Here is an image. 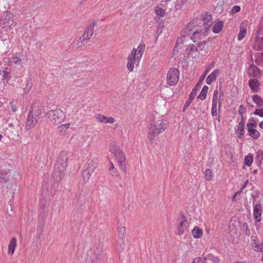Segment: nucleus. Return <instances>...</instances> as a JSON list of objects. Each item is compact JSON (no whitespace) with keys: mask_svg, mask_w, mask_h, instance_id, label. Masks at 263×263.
<instances>
[{"mask_svg":"<svg viewBox=\"0 0 263 263\" xmlns=\"http://www.w3.org/2000/svg\"><path fill=\"white\" fill-rule=\"evenodd\" d=\"M204 32L202 26L197 25L195 21L193 20L184 29L182 34L183 37L189 36L191 39L195 42L197 40L202 39L207 35V33Z\"/></svg>","mask_w":263,"mask_h":263,"instance_id":"1","label":"nucleus"},{"mask_svg":"<svg viewBox=\"0 0 263 263\" xmlns=\"http://www.w3.org/2000/svg\"><path fill=\"white\" fill-rule=\"evenodd\" d=\"M168 122L164 120H158L154 125H151L148 132V138L152 143L155 140L156 135L163 133L167 128Z\"/></svg>","mask_w":263,"mask_h":263,"instance_id":"2","label":"nucleus"},{"mask_svg":"<svg viewBox=\"0 0 263 263\" xmlns=\"http://www.w3.org/2000/svg\"><path fill=\"white\" fill-rule=\"evenodd\" d=\"M111 154L114 155L116 160L119 163L120 168L124 171L126 170V165L125 164V156L122 151L115 145H112L110 148Z\"/></svg>","mask_w":263,"mask_h":263,"instance_id":"3","label":"nucleus"},{"mask_svg":"<svg viewBox=\"0 0 263 263\" xmlns=\"http://www.w3.org/2000/svg\"><path fill=\"white\" fill-rule=\"evenodd\" d=\"M47 115L50 118V121L54 124L61 123L65 117L64 112L59 109L51 110L47 112Z\"/></svg>","mask_w":263,"mask_h":263,"instance_id":"4","label":"nucleus"},{"mask_svg":"<svg viewBox=\"0 0 263 263\" xmlns=\"http://www.w3.org/2000/svg\"><path fill=\"white\" fill-rule=\"evenodd\" d=\"M208 70H206L204 73H203L199 79V81L197 83L195 87L192 90L191 93H190L189 99L186 100L185 102V103L184 104V106L183 107V111L185 110V109L188 107L190 104L191 103L193 100L194 99L195 97L197 95V91L198 90V88L200 87V83L204 79L205 76L206 75V73H208Z\"/></svg>","mask_w":263,"mask_h":263,"instance_id":"5","label":"nucleus"},{"mask_svg":"<svg viewBox=\"0 0 263 263\" xmlns=\"http://www.w3.org/2000/svg\"><path fill=\"white\" fill-rule=\"evenodd\" d=\"M179 71L175 68H171L168 72L166 77L167 83L170 86L175 85L178 81Z\"/></svg>","mask_w":263,"mask_h":263,"instance_id":"6","label":"nucleus"},{"mask_svg":"<svg viewBox=\"0 0 263 263\" xmlns=\"http://www.w3.org/2000/svg\"><path fill=\"white\" fill-rule=\"evenodd\" d=\"M39 120L38 113L33 112L32 109H30L29 114L26 121V125L25 128L27 130L34 127L37 123Z\"/></svg>","mask_w":263,"mask_h":263,"instance_id":"7","label":"nucleus"},{"mask_svg":"<svg viewBox=\"0 0 263 263\" xmlns=\"http://www.w3.org/2000/svg\"><path fill=\"white\" fill-rule=\"evenodd\" d=\"M67 154L66 152L62 151L58 158L57 162L55 165L57 169L61 168L62 170H65L67 166Z\"/></svg>","mask_w":263,"mask_h":263,"instance_id":"8","label":"nucleus"},{"mask_svg":"<svg viewBox=\"0 0 263 263\" xmlns=\"http://www.w3.org/2000/svg\"><path fill=\"white\" fill-rule=\"evenodd\" d=\"M202 22V28L204 30V33H207L209 31V28L211 25V15L208 12H205L201 16Z\"/></svg>","mask_w":263,"mask_h":263,"instance_id":"9","label":"nucleus"},{"mask_svg":"<svg viewBox=\"0 0 263 263\" xmlns=\"http://www.w3.org/2000/svg\"><path fill=\"white\" fill-rule=\"evenodd\" d=\"M137 50L134 48L128 57V62L127 64V68L129 71H132L134 69V64L136 61L137 60L136 56Z\"/></svg>","mask_w":263,"mask_h":263,"instance_id":"10","label":"nucleus"},{"mask_svg":"<svg viewBox=\"0 0 263 263\" xmlns=\"http://www.w3.org/2000/svg\"><path fill=\"white\" fill-rule=\"evenodd\" d=\"M179 224L178 226L177 234L178 235H181L183 234L184 231L187 227L186 219L184 215H181L179 219Z\"/></svg>","mask_w":263,"mask_h":263,"instance_id":"11","label":"nucleus"},{"mask_svg":"<svg viewBox=\"0 0 263 263\" xmlns=\"http://www.w3.org/2000/svg\"><path fill=\"white\" fill-rule=\"evenodd\" d=\"M185 52L186 54L191 55L193 58L198 57L199 54L196 44L189 45L185 48Z\"/></svg>","mask_w":263,"mask_h":263,"instance_id":"12","label":"nucleus"},{"mask_svg":"<svg viewBox=\"0 0 263 263\" xmlns=\"http://www.w3.org/2000/svg\"><path fill=\"white\" fill-rule=\"evenodd\" d=\"M262 206L260 203L256 204L253 207V216L256 222H259L261 219Z\"/></svg>","mask_w":263,"mask_h":263,"instance_id":"13","label":"nucleus"},{"mask_svg":"<svg viewBox=\"0 0 263 263\" xmlns=\"http://www.w3.org/2000/svg\"><path fill=\"white\" fill-rule=\"evenodd\" d=\"M64 171L62 170L61 168L57 169V167H54V170L52 174L53 180L56 182L60 181L64 176L63 172Z\"/></svg>","mask_w":263,"mask_h":263,"instance_id":"14","label":"nucleus"},{"mask_svg":"<svg viewBox=\"0 0 263 263\" xmlns=\"http://www.w3.org/2000/svg\"><path fill=\"white\" fill-rule=\"evenodd\" d=\"M249 85L252 91L254 92H257L259 90L260 83L256 79H250L249 81Z\"/></svg>","mask_w":263,"mask_h":263,"instance_id":"15","label":"nucleus"},{"mask_svg":"<svg viewBox=\"0 0 263 263\" xmlns=\"http://www.w3.org/2000/svg\"><path fill=\"white\" fill-rule=\"evenodd\" d=\"M96 119L98 120L100 122L104 123H114L115 119L112 117H107L102 114H98L96 116Z\"/></svg>","mask_w":263,"mask_h":263,"instance_id":"16","label":"nucleus"},{"mask_svg":"<svg viewBox=\"0 0 263 263\" xmlns=\"http://www.w3.org/2000/svg\"><path fill=\"white\" fill-rule=\"evenodd\" d=\"M13 24V16L11 14H7V16L2 20V24L4 27L10 28Z\"/></svg>","mask_w":263,"mask_h":263,"instance_id":"17","label":"nucleus"},{"mask_svg":"<svg viewBox=\"0 0 263 263\" xmlns=\"http://www.w3.org/2000/svg\"><path fill=\"white\" fill-rule=\"evenodd\" d=\"M247 22L243 21L240 25V31L238 33L237 39L241 41L246 36L247 33Z\"/></svg>","mask_w":263,"mask_h":263,"instance_id":"18","label":"nucleus"},{"mask_svg":"<svg viewBox=\"0 0 263 263\" xmlns=\"http://www.w3.org/2000/svg\"><path fill=\"white\" fill-rule=\"evenodd\" d=\"M260 73V69L254 65H251L248 68V73L250 77H256Z\"/></svg>","mask_w":263,"mask_h":263,"instance_id":"19","label":"nucleus"},{"mask_svg":"<svg viewBox=\"0 0 263 263\" xmlns=\"http://www.w3.org/2000/svg\"><path fill=\"white\" fill-rule=\"evenodd\" d=\"M16 246V239L15 237H13L10 242L8 246V254L12 255L14 252Z\"/></svg>","mask_w":263,"mask_h":263,"instance_id":"20","label":"nucleus"},{"mask_svg":"<svg viewBox=\"0 0 263 263\" xmlns=\"http://www.w3.org/2000/svg\"><path fill=\"white\" fill-rule=\"evenodd\" d=\"M219 70L218 69L215 70L210 74L208 76L206 79V83L207 84L210 85L212 82L215 80L217 74L219 73Z\"/></svg>","mask_w":263,"mask_h":263,"instance_id":"21","label":"nucleus"},{"mask_svg":"<svg viewBox=\"0 0 263 263\" xmlns=\"http://www.w3.org/2000/svg\"><path fill=\"white\" fill-rule=\"evenodd\" d=\"M96 24L93 23L90 24L85 30L84 34L87 37V40H89L93 34V28Z\"/></svg>","mask_w":263,"mask_h":263,"instance_id":"22","label":"nucleus"},{"mask_svg":"<svg viewBox=\"0 0 263 263\" xmlns=\"http://www.w3.org/2000/svg\"><path fill=\"white\" fill-rule=\"evenodd\" d=\"M98 161L97 159H93L91 160L88 163L86 170H88L89 171L93 173L95 168L97 167Z\"/></svg>","mask_w":263,"mask_h":263,"instance_id":"23","label":"nucleus"},{"mask_svg":"<svg viewBox=\"0 0 263 263\" xmlns=\"http://www.w3.org/2000/svg\"><path fill=\"white\" fill-rule=\"evenodd\" d=\"M144 49H145V44H140L138 46L137 49H136L137 50L136 56H137V61H139L141 59L142 55L144 51Z\"/></svg>","mask_w":263,"mask_h":263,"instance_id":"24","label":"nucleus"},{"mask_svg":"<svg viewBox=\"0 0 263 263\" xmlns=\"http://www.w3.org/2000/svg\"><path fill=\"white\" fill-rule=\"evenodd\" d=\"M193 237L195 238H199L202 236V231L198 227H195L192 231Z\"/></svg>","mask_w":263,"mask_h":263,"instance_id":"25","label":"nucleus"},{"mask_svg":"<svg viewBox=\"0 0 263 263\" xmlns=\"http://www.w3.org/2000/svg\"><path fill=\"white\" fill-rule=\"evenodd\" d=\"M222 27L223 22L222 21H219L214 25L213 31L215 33H218L222 30Z\"/></svg>","mask_w":263,"mask_h":263,"instance_id":"26","label":"nucleus"},{"mask_svg":"<svg viewBox=\"0 0 263 263\" xmlns=\"http://www.w3.org/2000/svg\"><path fill=\"white\" fill-rule=\"evenodd\" d=\"M249 135L254 139H257L260 137V133L257 130L253 128L248 129Z\"/></svg>","mask_w":263,"mask_h":263,"instance_id":"27","label":"nucleus"},{"mask_svg":"<svg viewBox=\"0 0 263 263\" xmlns=\"http://www.w3.org/2000/svg\"><path fill=\"white\" fill-rule=\"evenodd\" d=\"M208 89H209L208 86L205 85L203 87V88H202L201 91L200 92V94L198 95V96L197 97V99H201V100H204L206 98V94H207Z\"/></svg>","mask_w":263,"mask_h":263,"instance_id":"28","label":"nucleus"},{"mask_svg":"<svg viewBox=\"0 0 263 263\" xmlns=\"http://www.w3.org/2000/svg\"><path fill=\"white\" fill-rule=\"evenodd\" d=\"M252 99L258 107L263 106V100L258 95H254L252 97Z\"/></svg>","mask_w":263,"mask_h":263,"instance_id":"29","label":"nucleus"},{"mask_svg":"<svg viewBox=\"0 0 263 263\" xmlns=\"http://www.w3.org/2000/svg\"><path fill=\"white\" fill-rule=\"evenodd\" d=\"M244 126H245V123L243 121V120H241V121L239 122L237 126V128L236 129V132L238 134H239V138H241L240 136H242L244 134Z\"/></svg>","mask_w":263,"mask_h":263,"instance_id":"30","label":"nucleus"},{"mask_svg":"<svg viewBox=\"0 0 263 263\" xmlns=\"http://www.w3.org/2000/svg\"><path fill=\"white\" fill-rule=\"evenodd\" d=\"M218 98V91L217 90H215L214 92V95H213L212 108H217Z\"/></svg>","mask_w":263,"mask_h":263,"instance_id":"31","label":"nucleus"},{"mask_svg":"<svg viewBox=\"0 0 263 263\" xmlns=\"http://www.w3.org/2000/svg\"><path fill=\"white\" fill-rule=\"evenodd\" d=\"M254 48L256 50L263 49V37H258L256 40Z\"/></svg>","mask_w":263,"mask_h":263,"instance_id":"32","label":"nucleus"},{"mask_svg":"<svg viewBox=\"0 0 263 263\" xmlns=\"http://www.w3.org/2000/svg\"><path fill=\"white\" fill-rule=\"evenodd\" d=\"M88 41L89 40H87V37L83 34L79 39L77 44L79 46H81L82 45H84L87 43Z\"/></svg>","mask_w":263,"mask_h":263,"instance_id":"33","label":"nucleus"},{"mask_svg":"<svg viewBox=\"0 0 263 263\" xmlns=\"http://www.w3.org/2000/svg\"><path fill=\"white\" fill-rule=\"evenodd\" d=\"M253 160V156L249 154L245 157L244 162L245 164L248 166H250L252 163Z\"/></svg>","mask_w":263,"mask_h":263,"instance_id":"34","label":"nucleus"},{"mask_svg":"<svg viewBox=\"0 0 263 263\" xmlns=\"http://www.w3.org/2000/svg\"><path fill=\"white\" fill-rule=\"evenodd\" d=\"M8 174L7 171H1L0 170V182H6L7 181V179L6 178V176Z\"/></svg>","mask_w":263,"mask_h":263,"instance_id":"35","label":"nucleus"},{"mask_svg":"<svg viewBox=\"0 0 263 263\" xmlns=\"http://www.w3.org/2000/svg\"><path fill=\"white\" fill-rule=\"evenodd\" d=\"M156 14L160 17H163L165 14V10L159 7H156L155 9Z\"/></svg>","mask_w":263,"mask_h":263,"instance_id":"36","label":"nucleus"},{"mask_svg":"<svg viewBox=\"0 0 263 263\" xmlns=\"http://www.w3.org/2000/svg\"><path fill=\"white\" fill-rule=\"evenodd\" d=\"M92 173L89 171L88 170H85L82 173V177L84 181H87L90 178L91 174Z\"/></svg>","mask_w":263,"mask_h":263,"instance_id":"37","label":"nucleus"},{"mask_svg":"<svg viewBox=\"0 0 263 263\" xmlns=\"http://www.w3.org/2000/svg\"><path fill=\"white\" fill-rule=\"evenodd\" d=\"M205 179L206 180L210 181L213 178V175L210 169H206L204 172Z\"/></svg>","mask_w":263,"mask_h":263,"instance_id":"38","label":"nucleus"},{"mask_svg":"<svg viewBox=\"0 0 263 263\" xmlns=\"http://www.w3.org/2000/svg\"><path fill=\"white\" fill-rule=\"evenodd\" d=\"M3 72V77L4 79L9 80L11 78V77L10 76V70H8V68H5V69L4 70Z\"/></svg>","mask_w":263,"mask_h":263,"instance_id":"39","label":"nucleus"},{"mask_svg":"<svg viewBox=\"0 0 263 263\" xmlns=\"http://www.w3.org/2000/svg\"><path fill=\"white\" fill-rule=\"evenodd\" d=\"M240 10V7L239 6H234L233 7L231 11H230V14L232 15L236 14V13L239 12Z\"/></svg>","mask_w":263,"mask_h":263,"instance_id":"40","label":"nucleus"},{"mask_svg":"<svg viewBox=\"0 0 263 263\" xmlns=\"http://www.w3.org/2000/svg\"><path fill=\"white\" fill-rule=\"evenodd\" d=\"M242 230L245 232V234L249 236L250 234V229L249 228L248 225L246 222H245L242 226Z\"/></svg>","mask_w":263,"mask_h":263,"instance_id":"41","label":"nucleus"},{"mask_svg":"<svg viewBox=\"0 0 263 263\" xmlns=\"http://www.w3.org/2000/svg\"><path fill=\"white\" fill-rule=\"evenodd\" d=\"M32 86V84L31 80H28L26 83V87L24 88L25 93H28Z\"/></svg>","mask_w":263,"mask_h":263,"instance_id":"42","label":"nucleus"},{"mask_svg":"<svg viewBox=\"0 0 263 263\" xmlns=\"http://www.w3.org/2000/svg\"><path fill=\"white\" fill-rule=\"evenodd\" d=\"M252 246L254 250L256 251L262 252L263 250V247H261V245H259L258 244L254 242Z\"/></svg>","mask_w":263,"mask_h":263,"instance_id":"43","label":"nucleus"},{"mask_svg":"<svg viewBox=\"0 0 263 263\" xmlns=\"http://www.w3.org/2000/svg\"><path fill=\"white\" fill-rule=\"evenodd\" d=\"M205 43H206V42L202 41V42H200L198 44L197 48H198V49L199 48V49H198L199 51L203 50L204 49Z\"/></svg>","mask_w":263,"mask_h":263,"instance_id":"44","label":"nucleus"},{"mask_svg":"<svg viewBox=\"0 0 263 263\" xmlns=\"http://www.w3.org/2000/svg\"><path fill=\"white\" fill-rule=\"evenodd\" d=\"M245 110V108L242 105L239 106V107L238 108V112H239V114L240 115V116L241 117L242 120H243V112H244Z\"/></svg>","mask_w":263,"mask_h":263,"instance_id":"45","label":"nucleus"},{"mask_svg":"<svg viewBox=\"0 0 263 263\" xmlns=\"http://www.w3.org/2000/svg\"><path fill=\"white\" fill-rule=\"evenodd\" d=\"M254 114L260 117H263V108L256 109Z\"/></svg>","mask_w":263,"mask_h":263,"instance_id":"46","label":"nucleus"},{"mask_svg":"<svg viewBox=\"0 0 263 263\" xmlns=\"http://www.w3.org/2000/svg\"><path fill=\"white\" fill-rule=\"evenodd\" d=\"M256 126L257 124L256 123H249L247 124L248 129H249V128H253V127H256Z\"/></svg>","mask_w":263,"mask_h":263,"instance_id":"47","label":"nucleus"},{"mask_svg":"<svg viewBox=\"0 0 263 263\" xmlns=\"http://www.w3.org/2000/svg\"><path fill=\"white\" fill-rule=\"evenodd\" d=\"M12 61L15 64H20L21 62V60L18 59V58L14 57L12 58Z\"/></svg>","mask_w":263,"mask_h":263,"instance_id":"48","label":"nucleus"},{"mask_svg":"<svg viewBox=\"0 0 263 263\" xmlns=\"http://www.w3.org/2000/svg\"><path fill=\"white\" fill-rule=\"evenodd\" d=\"M179 51L178 49V46L175 45V46L174 48L173 51V54L174 55H176L178 53Z\"/></svg>","mask_w":263,"mask_h":263,"instance_id":"49","label":"nucleus"},{"mask_svg":"<svg viewBox=\"0 0 263 263\" xmlns=\"http://www.w3.org/2000/svg\"><path fill=\"white\" fill-rule=\"evenodd\" d=\"M124 237L122 236L121 237L122 242L120 244V247H121L122 250L124 249V247H125V243L124 242Z\"/></svg>","mask_w":263,"mask_h":263,"instance_id":"50","label":"nucleus"},{"mask_svg":"<svg viewBox=\"0 0 263 263\" xmlns=\"http://www.w3.org/2000/svg\"><path fill=\"white\" fill-rule=\"evenodd\" d=\"M211 114L213 116H215L217 115V108H212Z\"/></svg>","mask_w":263,"mask_h":263,"instance_id":"51","label":"nucleus"},{"mask_svg":"<svg viewBox=\"0 0 263 263\" xmlns=\"http://www.w3.org/2000/svg\"><path fill=\"white\" fill-rule=\"evenodd\" d=\"M118 230H119V232L122 233L123 234H124L125 232L126 229L124 227H121L119 228Z\"/></svg>","mask_w":263,"mask_h":263,"instance_id":"52","label":"nucleus"},{"mask_svg":"<svg viewBox=\"0 0 263 263\" xmlns=\"http://www.w3.org/2000/svg\"><path fill=\"white\" fill-rule=\"evenodd\" d=\"M182 38L181 37L178 38L175 45L178 46L179 44H182Z\"/></svg>","mask_w":263,"mask_h":263,"instance_id":"53","label":"nucleus"},{"mask_svg":"<svg viewBox=\"0 0 263 263\" xmlns=\"http://www.w3.org/2000/svg\"><path fill=\"white\" fill-rule=\"evenodd\" d=\"M248 182H249V180H246V181L244 182L243 184V185H242V186H241V187H242V189H245V188L246 187L247 185L248 184Z\"/></svg>","mask_w":263,"mask_h":263,"instance_id":"54","label":"nucleus"},{"mask_svg":"<svg viewBox=\"0 0 263 263\" xmlns=\"http://www.w3.org/2000/svg\"><path fill=\"white\" fill-rule=\"evenodd\" d=\"M187 0H178L177 3L178 4L181 5L186 2Z\"/></svg>","mask_w":263,"mask_h":263,"instance_id":"55","label":"nucleus"},{"mask_svg":"<svg viewBox=\"0 0 263 263\" xmlns=\"http://www.w3.org/2000/svg\"><path fill=\"white\" fill-rule=\"evenodd\" d=\"M202 259V258L198 257L195 258L194 259L195 260L194 261L196 260L197 262H199Z\"/></svg>","mask_w":263,"mask_h":263,"instance_id":"56","label":"nucleus"},{"mask_svg":"<svg viewBox=\"0 0 263 263\" xmlns=\"http://www.w3.org/2000/svg\"><path fill=\"white\" fill-rule=\"evenodd\" d=\"M237 194H236V193L233 195V198H232V201H236V196Z\"/></svg>","mask_w":263,"mask_h":263,"instance_id":"57","label":"nucleus"},{"mask_svg":"<svg viewBox=\"0 0 263 263\" xmlns=\"http://www.w3.org/2000/svg\"><path fill=\"white\" fill-rule=\"evenodd\" d=\"M243 189H242V187H241V189H240V191H238V192H236V194H240V193L243 191Z\"/></svg>","mask_w":263,"mask_h":263,"instance_id":"58","label":"nucleus"},{"mask_svg":"<svg viewBox=\"0 0 263 263\" xmlns=\"http://www.w3.org/2000/svg\"><path fill=\"white\" fill-rule=\"evenodd\" d=\"M117 174V170H115L113 171V172L111 173L112 175H115Z\"/></svg>","mask_w":263,"mask_h":263,"instance_id":"59","label":"nucleus"},{"mask_svg":"<svg viewBox=\"0 0 263 263\" xmlns=\"http://www.w3.org/2000/svg\"><path fill=\"white\" fill-rule=\"evenodd\" d=\"M259 126L261 128L263 129V121L259 123Z\"/></svg>","mask_w":263,"mask_h":263,"instance_id":"60","label":"nucleus"},{"mask_svg":"<svg viewBox=\"0 0 263 263\" xmlns=\"http://www.w3.org/2000/svg\"><path fill=\"white\" fill-rule=\"evenodd\" d=\"M257 155L258 156L263 155V152L262 151H259V152H258Z\"/></svg>","mask_w":263,"mask_h":263,"instance_id":"61","label":"nucleus"},{"mask_svg":"<svg viewBox=\"0 0 263 263\" xmlns=\"http://www.w3.org/2000/svg\"><path fill=\"white\" fill-rule=\"evenodd\" d=\"M114 169H115L114 166L112 163H111V166H110L109 170H114Z\"/></svg>","mask_w":263,"mask_h":263,"instance_id":"62","label":"nucleus"},{"mask_svg":"<svg viewBox=\"0 0 263 263\" xmlns=\"http://www.w3.org/2000/svg\"><path fill=\"white\" fill-rule=\"evenodd\" d=\"M218 106H219V109L221 106V102H220L219 101H218Z\"/></svg>","mask_w":263,"mask_h":263,"instance_id":"63","label":"nucleus"},{"mask_svg":"<svg viewBox=\"0 0 263 263\" xmlns=\"http://www.w3.org/2000/svg\"><path fill=\"white\" fill-rule=\"evenodd\" d=\"M12 110H13V112H15V111H16V108L15 106H14V107H12Z\"/></svg>","mask_w":263,"mask_h":263,"instance_id":"64","label":"nucleus"}]
</instances>
